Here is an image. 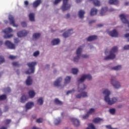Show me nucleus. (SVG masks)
<instances>
[{"label": "nucleus", "mask_w": 129, "mask_h": 129, "mask_svg": "<svg viewBox=\"0 0 129 129\" xmlns=\"http://www.w3.org/2000/svg\"><path fill=\"white\" fill-rule=\"evenodd\" d=\"M103 94L105 96L104 97V100L109 105H112L114 103H115L117 101V98L115 97L112 98L111 99L109 98V95H110V91L108 89H104Z\"/></svg>", "instance_id": "f257e3e1"}, {"label": "nucleus", "mask_w": 129, "mask_h": 129, "mask_svg": "<svg viewBox=\"0 0 129 129\" xmlns=\"http://www.w3.org/2000/svg\"><path fill=\"white\" fill-rule=\"evenodd\" d=\"M117 52V46H114L111 48L109 51V55L104 57V60H113L116 56L114 53Z\"/></svg>", "instance_id": "f03ea898"}, {"label": "nucleus", "mask_w": 129, "mask_h": 129, "mask_svg": "<svg viewBox=\"0 0 129 129\" xmlns=\"http://www.w3.org/2000/svg\"><path fill=\"white\" fill-rule=\"evenodd\" d=\"M57 116V117H56L53 121V123L55 125H59V124L61 123V119L64 118V117L66 118H68L69 117L68 114L66 113L59 114Z\"/></svg>", "instance_id": "7ed1b4c3"}, {"label": "nucleus", "mask_w": 129, "mask_h": 129, "mask_svg": "<svg viewBox=\"0 0 129 129\" xmlns=\"http://www.w3.org/2000/svg\"><path fill=\"white\" fill-rule=\"evenodd\" d=\"M37 65V62L33 61L31 62L27 63V66L29 68L26 72V74H32V73H34L35 72V66Z\"/></svg>", "instance_id": "20e7f679"}, {"label": "nucleus", "mask_w": 129, "mask_h": 129, "mask_svg": "<svg viewBox=\"0 0 129 129\" xmlns=\"http://www.w3.org/2000/svg\"><path fill=\"white\" fill-rule=\"evenodd\" d=\"M12 32H13V29H12L11 27H8L3 30V32L6 34V35H4L5 39H10L12 38L14 36V35L8 34H10V33H12Z\"/></svg>", "instance_id": "39448f33"}, {"label": "nucleus", "mask_w": 129, "mask_h": 129, "mask_svg": "<svg viewBox=\"0 0 129 129\" xmlns=\"http://www.w3.org/2000/svg\"><path fill=\"white\" fill-rule=\"evenodd\" d=\"M69 1V0H62V5L61 6V9L63 12L70 10V8H71V5L68 4Z\"/></svg>", "instance_id": "423d86ee"}, {"label": "nucleus", "mask_w": 129, "mask_h": 129, "mask_svg": "<svg viewBox=\"0 0 129 129\" xmlns=\"http://www.w3.org/2000/svg\"><path fill=\"white\" fill-rule=\"evenodd\" d=\"M81 53H82V46L78 47L76 51L77 56L74 58V62H78V60L80 58L81 56Z\"/></svg>", "instance_id": "0eeeda50"}, {"label": "nucleus", "mask_w": 129, "mask_h": 129, "mask_svg": "<svg viewBox=\"0 0 129 129\" xmlns=\"http://www.w3.org/2000/svg\"><path fill=\"white\" fill-rule=\"evenodd\" d=\"M85 79L91 80V79H92V76L90 74L83 75L82 77L78 80V82L80 83H81V82H84V81H85Z\"/></svg>", "instance_id": "6e6552de"}, {"label": "nucleus", "mask_w": 129, "mask_h": 129, "mask_svg": "<svg viewBox=\"0 0 129 129\" xmlns=\"http://www.w3.org/2000/svg\"><path fill=\"white\" fill-rule=\"evenodd\" d=\"M111 83L113 86L116 89H118V88H120V84L119 82L115 81V77H112V79L111 80Z\"/></svg>", "instance_id": "1a4fd4ad"}, {"label": "nucleus", "mask_w": 129, "mask_h": 129, "mask_svg": "<svg viewBox=\"0 0 129 129\" xmlns=\"http://www.w3.org/2000/svg\"><path fill=\"white\" fill-rule=\"evenodd\" d=\"M71 120H72V122H73L74 125L76 126V127H78L79 126H80V120H79L78 119L76 118H71Z\"/></svg>", "instance_id": "9d476101"}, {"label": "nucleus", "mask_w": 129, "mask_h": 129, "mask_svg": "<svg viewBox=\"0 0 129 129\" xmlns=\"http://www.w3.org/2000/svg\"><path fill=\"white\" fill-rule=\"evenodd\" d=\"M9 21L10 22V25H12L13 27H16V28L18 27V25L15 23V18L12 15L9 16Z\"/></svg>", "instance_id": "9b49d317"}, {"label": "nucleus", "mask_w": 129, "mask_h": 129, "mask_svg": "<svg viewBox=\"0 0 129 129\" xmlns=\"http://www.w3.org/2000/svg\"><path fill=\"white\" fill-rule=\"evenodd\" d=\"M6 46H7L9 49H12L15 50L16 49V45L14 43H12L11 41L7 40L5 42Z\"/></svg>", "instance_id": "f8f14e48"}, {"label": "nucleus", "mask_w": 129, "mask_h": 129, "mask_svg": "<svg viewBox=\"0 0 129 129\" xmlns=\"http://www.w3.org/2000/svg\"><path fill=\"white\" fill-rule=\"evenodd\" d=\"M29 34V31L26 30H22L21 31H19L17 33L18 37H19V38H21L22 37H26L27 35Z\"/></svg>", "instance_id": "ddd939ff"}, {"label": "nucleus", "mask_w": 129, "mask_h": 129, "mask_svg": "<svg viewBox=\"0 0 129 129\" xmlns=\"http://www.w3.org/2000/svg\"><path fill=\"white\" fill-rule=\"evenodd\" d=\"M81 97L85 98V97H88V95H87V92H82L80 94H78L76 95V98L78 99H80Z\"/></svg>", "instance_id": "4468645a"}, {"label": "nucleus", "mask_w": 129, "mask_h": 129, "mask_svg": "<svg viewBox=\"0 0 129 129\" xmlns=\"http://www.w3.org/2000/svg\"><path fill=\"white\" fill-rule=\"evenodd\" d=\"M73 34V29H70L68 31L63 33L62 36L64 38H68Z\"/></svg>", "instance_id": "2eb2a0df"}, {"label": "nucleus", "mask_w": 129, "mask_h": 129, "mask_svg": "<svg viewBox=\"0 0 129 129\" xmlns=\"http://www.w3.org/2000/svg\"><path fill=\"white\" fill-rule=\"evenodd\" d=\"M86 89V87L85 86V85L83 83H80L78 85V92H82L83 90H85Z\"/></svg>", "instance_id": "dca6fc26"}, {"label": "nucleus", "mask_w": 129, "mask_h": 129, "mask_svg": "<svg viewBox=\"0 0 129 129\" xmlns=\"http://www.w3.org/2000/svg\"><path fill=\"white\" fill-rule=\"evenodd\" d=\"M62 80L63 79L61 77L57 78L56 80V81H54V82L53 83L54 86L56 87H59V86H60V83H61V82H62Z\"/></svg>", "instance_id": "f3484780"}, {"label": "nucleus", "mask_w": 129, "mask_h": 129, "mask_svg": "<svg viewBox=\"0 0 129 129\" xmlns=\"http://www.w3.org/2000/svg\"><path fill=\"white\" fill-rule=\"evenodd\" d=\"M41 4H42V0H36L32 4L33 8L34 9H37V8H38V7H39Z\"/></svg>", "instance_id": "a211bd4d"}, {"label": "nucleus", "mask_w": 129, "mask_h": 129, "mask_svg": "<svg viewBox=\"0 0 129 129\" xmlns=\"http://www.w3.org/2000/svg\"><path fill=\"white\" fill-rule=\"evenodd\" d=\"M109 35L111 36V37H115V38H116V37L118 36V33L115 29H113L112 31L109 32Z\"/></svg>", "instance_id": "6ab92c4d"}, {"label": "nucleus", "mask_w": 129, "mask_h": 129, "mask_svg": "<svg viewBox=\"0 0 129 129\" xmlns=\"http://www.w3.org/2000/svg\"><path fill=\"white\" fill-rule=\"evenodd\" d=\"M97 36H96V35H92V36H89L87 38V41L88 42H92V41H94L95 40H97Z\"/></svg>", "instance_id": "aec40b11"}, {"label": "nucleus", "mask_w": 129, "mask_h": 129, "mask_svg": "<svg viewBox=\"0 0 129 129\" xmlns=\"http://www.w3.org/2000/svg\"><path fill=\"white\" fill-rule=\"evenodd\" d=\"M33 106H34V102H28L25 105L26 110H28V109H31V108H32Z\"/></svg>", "instance_id": "412c9836"}, {"label": "nucleus", "mask_w": 129, "mask_h": 129, "mask_svg": "<svg viewBox=\"0 0 129 129\" xmlns=\"http://www.w3.org/2000/svg\"><path fill=\"white\" fill-rule=\"evenodd\" d=\"M33 83V80L31 78V76H28L26 81V84L27 86H30Z\"/></svg>", "instance_id": "4be33fe9"}, {"label": "nucleus", "mask_w": 129, "mask_h": 129, "mask_svg": "<svg viewBox=\"0 0 129 129\" xmlns=\"http://www.w3.org/2000/svg\"><path fill=\"white\" fill-rule=\"evenodd\" d=\"M85 14V12L83 10H80L78 13L79 18L80 19H83L84 18V15Z\"/></svg>", "instance_id": "5701e85b"}, {"label": "nucleus", "mask_w": 129, "mask_h": 129, "mask_svg": "<svg viewBox=\"0 0 129 129\" xmlns=\"http://www.w3.org/2000/svg\"><path fill=\"white\" fill-rule=\"evenodd\" d=\"M28 95L30 98H34V97H35V96L36 95V93H35V91H34V90H30L28 92Z\"/></svg>", "instance_id": "b1692460"}, {"label": "nucleus", "mask_w": 129, "mask_h": 129, "mask_svg": "<svg viewBox=\"0 0 129 129\" xmlns=\"http://www.w3.org/2000/svg\"><path fill=\"white\" fill-rule=\"evenodd\" d=\"M59 43H60V39H59L58 38L54 39L51 41V44L52 46L58 45Z\"/></svg>", "instance_id": "393cba45"}, {"label": "nucleus", "mask_w": 129, "mask_h": 129, "mask_svg": "<svg viewBox=\"0 0 129 129\" xmlns=\"http://www.w3.org/2000/svg\"><path fill=\"white\" fill-rule=\"evenodd\" d=\"M97 14V9L95 8H93L91 9L90 11V15L91 16H95V15Z\"/></svg>", "instance_id": "a878e982"}, {"label": "nucleus", "mask_w": 129, "mask_h": 129, "mask_svg": "<svg viewBox=\"0 0 129 129\" xmlns=\"http://www.w3.org/2000/svg\"><path fill=\"white\" fill-rule=\"evenodd\" d=\"M54 103L56 105H63V102L60 101L58 98H55L54 99Z\"/></svg>", "instance_id": "bb28decb"}, {"label": "nucleus", "mask_w": 129, "mask_h": 129, "mask_svg": "<svg viewBox=\"0 0 129 129\" xmlns=\"http://www.w3.org/2000/svg\"><path fill=\"white\" fill-rule=\"evenodd\" d=\"M107 11H108L107 7L102 8L100 13L101 16H104V15H105V12H107Z\"/></svg>", "instance_id": "cd10ccee"}, {"label": "nucleus", "mask_w": 129, "mask_h": 129, "mask_svg": "<svg viewBox=\"0 0 129 129\" xmlns=\"http://www.w3.org/2000/svg\"><path fill=\"white\" fill-rule=\"evenodd\" d=\"M29 18L31 22H35V14H34V13H30Z\"/></svg>", "instance_id": "c85d7f7f"}, {"label": "nucleus", "mask_w": 129, "mask_h": 129, "mask_svg": "<svg viewBox=\"0 0 129 129\" xmlns=\"http://www.w3.org/2000/svg\"><path fill=\"white\" fill-rule=\"evenodd\" d=\"M91 2H93V4L95 7H100V2L98 0H89Z\"/></svg>", "instance_id": "c756f323"}, {"label": "nucleus", "mask_w": 129, "mask_h": 129, "mask_svg": "<svg viewBox=\"0 0 129 129\" xmlns=\"http://www.w3.org/2000/svg\"><path fill=\"white\" fill-rule=\"evenodd\" d=\"M71 81V77L67 76L64 79V84H69Z\"/></svg>", "instance_id": "7c9ffc66"}, {"label": "nucleus", "mask_w": 129, "mask_h": 129, "mask_svg": "<svg viewBox=\"0 0 129 129\" xmlns=\"http://www.w3.org/2000/svg\"><path fill=\"white\" fill-rule=\"evenodd\" d=\"M119 2L118 0H109V4L110 5H115L116 6L117 5H118Z\"/></svg>", "instance_id": "2f4dec72"}, {"label": "nucleus", "mask_w": 129, "mask_h": 129, "mask_svg": "<svg viewBox=\"0 0 129 129\" xmlns=\"http://www.w3.org/2000/svg\"><path fill=\"white\" fill-rule=\"evenodd\" d=\"M94 123H99L101 121H103V120L100 118H95L93 120Z\"/></svg>", "instance_id": "473e14b6"}, {"label": "nucleus", "mask_w": 129, "mask_h": 129, "mask_svg": "<svg viewBox=\"0 0 129 129\" xmlns=\"http://www.w3.org/2000/svg\"><path fill=\"white\" fill-rule=\"evenodd\" d=\"M27 101V97L26 95H23L21 98V102L22 103H25Z\"/></svg>", "instance_id": "72a5a7b5"}, {"label": "nucleus", "mask_w": 129, "mask_h": 129, "mask_svg": "<svg viewBox=\"0 0 129 129\" xmlns=\"http://www.w3.org/2000/svg\"><path fill=\"white\" fill-rule=\"evenodd\" d=\"M37 103L39 105H43V103H44V100L42 98H39L37 100Z\"/></svg>", "instance_id": "f704fd0d"}, {"label": "nucleus", "mask_w": 129, "mask_h": 129, "mask_svg": "<svg viewBox=\"0 0 129 129\" xmlns=\"http://www.w3.org/2000/svg\"><path fill=\"white\" fill-rule=\"evenodd\" d=\"M88 127L86 128V129H96L94 125L92 123H88Z\"/></svg>", "instance_id": "c9c22d12"}, {"label": "nucleus", "mask_w": 129, "mask_h": 129, "mask_svg": "<svg viewBox=\"0 0 129 129\" xmlns=\"http://www.w3.org/2000/svg\"><path fill=\"white\" fill-rule=\"evenodd\" d=\"M7 97H8L7 96V95H6V94L1 95L0 96V101L6 100V99H7Z\"/></svg>", "instance_id": "e433bc0d"}, {"label": "nucleus", "mask_w": 129, "mask_h": 129, "mask_svg": "<svg viewBox=\"0 0 129 129\" xmlns=\"http://www.w3.org/2000/svg\"><path fill=\"white\" fill-rule=\"evenodd\" d=\"M41 36V34L40 33H34L33 35V38L34 39H39Z\"/></svg>", "instance_id": "4c0bfd02"}, {"label": "nucleus", "mask_w": 129, "mask_h": 129, "mask_svg": "<svg viewBox=\"0 0 129 129\" xmlns=\"http://www.w3.org/2000/svg\"><path fill=\"white\" fill-rule=\"evenodd\" d=\"M112 69L113 70H116V71H117V70H120V69H121V66H117L114 67L112 68Z\"/></svg>", "instance_id": "58836bf2"}, {"label": "nucleus", "mask_w": 129, "mask_h": 129, "mask_svg": "<svg viewBox=\"0 0 129 129\" xmlns=\"http://www.w3.org/2000/svg\"><path fill=\"white\" fill-rule=\"evenodd\" d=\"M13 66H15V67H20L21 64L18 61H14L12 62Z\"/></svg>", "instance_id": "ea45409f"}, {"label": "nucleus", "mask_w": 129, "mask_h": 129, "mask_svg": "<svg viewBox=\"0 0 129 129\" xmlns=\"http://www.w3.org/2000/svg\"><path fill=\"white\" fill-rule=\"evenodd\" d=\"M72 72L73 74L76 75L77 73H78V69L73 68L72 69Z\"/></svg>", "instance_id": "a19ab883"}, {"label": "nucleus", "mask_w": 129, "mask_h": 129, "mask_svg": "<svg viewBox=\"0 0 129 129\" xmlns=\"http://www.w3.org/2000/svg\"><path fill=\"white\" fill-rule=\"evenodd\" d=\"M37 123H42L43 122V118H39L36 120Z\"/></svg>", "instance_id": "79ce46f5"}, {"label": "nucleus", "mask_w": 129, "mask_h": 129, "mask_svg": "<svg viewBox=\"0 0 129 129\" xmlns=\"http://www.w3.org/2000/svg\"><path fill=\"white\" fill-rule=\"evenodd\" d=\"M5 62V58L3 56H0V64Z\"/></svg>", "instance_id": "37998d69"}, {"label": "nucleus", "mask_w": 129, "mask_h": 129, "mask_svg": "<svg viewBox=\"0 0 129 129\" xmlns=\"http://www.w3.org/2000/svg\"><path fill=\"white\" fill-rule=\"evenodd\" d=\"M74 92H75V90H74V89H72V90L68 91V92H67V95H69V94H70L71 93H74Z\"/></svg>", "instance_id": "c03bdc74"}, {"label": "nucleus", "mask_w": 129, "mask_h": 129, "mask_svg": "<svg viewBox=\"0 0 129 129\" xmlns=\"http://www.w3.org/2000/svg\"><path fill=\"white\" fill-rule=\"evenodd\" d=\"M95 112V109L93 108H90L88 113H94Z\"/></svg>", "instance_id": "a18cd8bd"}, {"label": "nucleus", "mask_w": 129, "mask_h": 129, "mask_svg": "<svg viewBox=\"0 0 129 129\" xmlns=\"http://www.w3.org/2000/svg\"><path fill=\"white\" fill-rule=\"evenodd\" d=\"M83 119H87L89 117V114H86L83 116Z\"/></svg>", "instance_id": "49530a36"}, {"label": "nucleus", "mask_w": 129, "mask_h": 129, "mask_svg": "<svg viewBox=\"0 0 129 129\" xmlns=\"http://www.w3.org/2000/svg\"><path fill=\"white\" fill-rule=\"evenodd\" d=\"M39 54H40V52H39V51H35V52H34L33 56L34 57H38V56H39Z\"/></svg>", "instance_id": "de8ad7c7"}, {"label": "nucleus", "mask_w": 129, "mask_h": 129, "mask_svg": "<svg viewBox=\"0 0 129 129\" xmlns=\"http://www.w3.org/2000/svg\"><path fill=\"white\" fill-rule=\"evenodd\" d=\"M20 40L18 38H14V43L15 44H19L20 43Z\"/></svg>", "instance_id": "09e8293b"}, {"label": "nucleus", "mask_w": 129, "mask_h": 129, "mask_svg": "<svg viewBox=\"0 0 129 129\" xmlns=\"http://www.w3.org/2000/svg\"><path fill=\"white\" fill-rule=\"evenodd\" d=\"M9 58H10L11 60H15V59H17V56H14V55H10L9 56Z\"/></svg>", "instance_id": "8fccbe9b"}, {"label": "nucleus", "mask_w": 129, "mask_h": 129, "mask_svg": "<svg viewBox=\"0 0 129 129\" xmlns=\"http://www.w3.org/2000/svg\"><path fill=\"white\" fill-rule=\"evenodd\" d=\"M110 113H115V109L112 108L109 109Z\"/></svg>", "instance_id": "3c124183"}, {"label": "nucleus", "mask_w": 129, "mask_h": 129, "mask_svg": "<svg viewBox=\"0 0 129 129\" xmlns=\"http://www.w3.org/2000/svg\"><path fill=\"white\" fill-rule=\"evenodd\" d=\"M21 25L22 27H23V28H26V27H27V23L25 22H22L21 23Z\"/></svg>", "instance_id": "603ef678"}, {"label": "nucleus", "mask_w": 129, "mask_h": 129, "mask_svg": "<svg viewBox=\"0 0 129 129\" xmlns=\"http://www.w3.org/2000/svg\"><path fill=\"white\" fill-rule=\"evenodd\" d=\"M106 127L108 129H118L117 128H112V127H111V125H106Z\"/></svg>", "instance_id": "864d4df0"}, {"label": "nucleus", "mask_w": 129, "mask_h": 129, "mask_svg": "<svg viewBox=\"0 0 129 129\" xmlns=\"http://www.w3.org/2000/svg\"><path fill=\"white\" fill-rule=\"evenodd\" d=\"M61 0H55V1L53 2L54 5H58L60 2H61Z\"/></svg>", "instance_id": "5fc2aeb1"}, {"label": "nucleus", "mask_w": 129, "mask_h": 129, "mask_svg": "<svg viewBox=\"0 0 129 129\" xmlns=\"http://www.w3.org/2000/svg\"><path fill=\"white\" fill-rule=\"evenodd\" d=\"M81 57L82 58H89V56L88 55H87V54H82L81 55Z\"/></svg>", "instance_id": "6e6d98bb"}, {"label": "nucleus", "mask_w": 129, "mask_h": 129, "mask_svg": "<svg viewBox=\"0 0 129 129\" xmlns=\"http://www.w3.org/2000/svg\"><path fill=\"white\" fill-rule=\"evenodd\" d=\"M124 50H129V45H125L123 47Z\"/></svg>", "instance_id": "4d7b16f0"}, {"label": "nucleus", "mask_w": 129, "mask_h": 129, "mask_svg": "<svg viewBox=\"0 0 129 129\" xmlns=\"http://www.w3.org/2000/svg\"><path fill=\"white\" fill-rule=\"evenodd\" d=\"M11 121H12V120L11 119H7L6 122V124H9V123H11Z\"/></svg>", "instance_id": "13d9d810"}, {"label": "nucleus", "mask_w": 129, "mask_h": 129, "mask_svg": "<svg viewBox=\"0 0 129 129\" xmlns=\"http://www.w3.org/2000/svg\"><path fill=\"white\" fill-rule=\"evenodd\" d=\"M24 5H25V6H28V5H29V1H25L24 2Z\"/></svg>", "instance_id": "bf43d9fd"}, {"label": "nucleus", "mask_w": 129, "mask_h": 129, "mask_svg": "<svg viewBox=\"0 0 129 129\" xmlns=\"http://www.w3.org/2000/svg\"><path fill=\"white\" fill-rule=\"evenodd\" d=\"M66 19H69V18H70V14L69 13H68L66 16Z\"/></svg>", "instance_id": "052dcab7"}, {"label": "nucleus", "mask_w": 129, "mask_h": 129, "mask_svg": "<svg viewBox=\"0 0 129 129\" xmlns=\"http://www.w3.org/2000/svg\"><path fill=\"white\" fill-rule=\"evenodd\" d=\"M92 23H95V20H91L89 22V25H91Z\"/></svg>", "instance_id": "680f3d73"}, {"label": "nucleus", "mask_w": 129, "mask_h": 129, "mask_svg": "<svg viewBox=\"0 0 129 129\" xmlns=\"http://www.w3.org/2000/svg\"><path fill=\"white\" fill-rule=\"evenodd\" d=\"M124 37H125V38H128V37H129V33L125 34L124 35Z\"/></svg>", "instance_id": "e2e57ef3"}, {"label": "nucleus", "mask_w": 129, "mask_h": 129, "mask_svg": "<svg viewBox=\"0 0 129 129\" xmlns=\"http://www.w3.org/2000/svg\"><path fill=\"white\" fill-rule=\"evenodd\" d=\"M7 92H11V88H7Z\"/></svg>", "instance_id": "0e129e2a"}, {"label": "nucleus", "mask_w": 129, "mask_h": 129, "mask_svg": "<svg viewBox=\"0 0 129 129\" xmlns=\"http://www.w3.org/2000/svg\"><path fill=\"white\" fill-rule=\"evenodd\" d=\"M32 118L35 119V118H36L37 117V115H33L32 116Z\"/></svg>", "instance_id": "69168bd1"}, {"label": "nucleus", "mask_w": 129, "mask_h": 129, "mask_svg": "<svg viewBox=\"0 0 129 129\" xmlns=\"http://www.w3.org/2000/svg\"><path fill=\"white\" fill-rule=\"evenodd\" d=\"M113 11H114V9L113 8H110L109 9V12H113Z\"/></svg>", "instance_id": "338daca9"}, {"label": "nucleus", "mask_w": 129, "mask_h": 129, "mask_svg": "<svg viewBox=\"0 0 129 129\" xmlns=\"http://www.w3.org/2000/svg\"><path fill=\"white\" fill-rule=\"evenodd\" d=\"M4 23L7 25V24H8L9 21H8V20H4Z\"/></svg>", "instance_id": "774afa93"}]
</instances>
